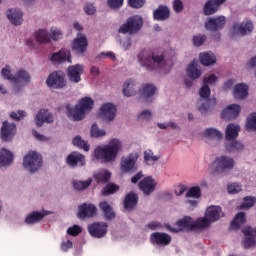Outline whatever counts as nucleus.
I'll return each instance as SVG.
<instances>
[{"mask_svg":"<svg viewBox=\"0 0 256 256\" xmlns=\"http://www.w3.org/2000/svg\"><path fill=\"white\" fill-rule=\"evenodd\" d=\"M91 137H105L107 135V132L103 129H99V126H97V123H94L91 127Z\"/></svg>","mask_w":256,"mask_h":256,"instance_id":"obj_50","label":"nucleus"},{"mask_svg":"<svg viewBox=\"0 0 256 256\" xmlns=\"http://www.w3.org/2000/svg\"><path fill=\"white\" fill-rule=\"evenodd\" d=\"M35 38L38 43H49L51 36L47 33V30L40 29L36 31Z\"/></svg>","mask_w":256,"mask_h":256,"instance_id":"obj_43","label":"nucleus"},{"mask_svg":"<svg viewBox=\"0 0 256 256\" xmlns=\"http://www.w3.org/2000/svg\"><path fill=\"white\" fill-rule=\"evenodd\" d=\"M242 233L247 236L243 241L244 249L256 247V227L246 226L242 229Z\"/></svg>","mask_w":256,"mask_h":256,"instance_id":"obj_15","label":"nucleus"},{"mask_svg":"<svg viewBox=\"0 0 256 256\" xmlns=\"http://www.w3.org/2000/svg\"><path fill=\"white\" fill-rule=\"evenodd\" d=\"M108 228L107 222H94L88 226V233L95 239H103L107 235Z\"/></svg>","mask_w":256,"mask_h":256,"instance_id":"obj_9","label":"nucleus"},{"mask_svg":"<svg viewBox=\"0 0 256 256\" xmlns=\"http://www.w3.org/2000/svg\"><path fill=\"white\" fill-rule=\"evenodd\" d=\"M66 163L69 167H83L85 165V156L77 151L72 152L66 158Z\"/></svg>","mask_w":256,"mask_h":256,"instance_id":"obj_19","label":"nucleus"},{"mask_svg":"<svg viewBox=\"0 0 256 256\" xmlns=\"http://www.w3.org/2000/svg\"><path fill=\"white\" fill-rule=\"evenodd\" d=\"M239 131H241L240 125L229 124L226 127L225 139L226 141H233L239 137Z\"/></svg>","mask_w":256,"mask_h":256,"instance_id":"obj_32","label":"nucleus"},{"mask_svg":"<svg viewBox=\"0 0 256 256\" xmlns=\"http://www.w3.org/2000/svg\"><path fill=\"white\" fill-rule=\"evenodd\" d=\"M217 105V98H207L206 103H203L201 106L198 107V111L202 115H206V113H209V111H212V109H215V106Z\"/></svg>","mask_w":256,"mask_h":256,"instance_id":"obj_37","label":"nucleus"},{"mask_svg":"<svg viewBox=\"0 0 256 256\" xmlns=\"http://www.w3.org/2000/svg\"><path fill=\"white\" fill-rule=\"evenodd\" d=\"M143 28V18L141 16H132L129 17L126 20V23H124L122 26L119 28V33L126 34L128 33L129 35H135V33H139L141 29Z\"/></svg>","mask_w":256,"mask_h":256,"instance_id":"obj_4","label":"nucleus"},{"mask_svg":"<svg viewBox=\"0 0 256 256\" xmlns=\"http://www.w3.org/2000/svg\"><path fill=\"white\" fill-rule=\"evenodd\" d=\"M192 41L195 47H201L207 41V36L205 34H199L194 36Z\"/></svg>","mask_w":256,"mask_h":256,"instance_id":"obj_55","label":"nucleus"},{"mask_svg":"<svg viewBox=\"0 0 256 256\" xmlns=\"http://www.w3.org/2000/svg\"><path fill=\"white\" fill-rule=\"evenodd\" d=\"M212 166L216 173H227V171H233L235 168V160L232 157L222 155L216 157Z\"/></svg>","mask_w":256,"mask_h":256,"instance_id":"obj_5","label":"nucleus"},{"mask_svg":"<svg viewBox=\"0 0 256 256\" xmlns=\"http://www.w3.org/2000/svg\"><path fill=\"white\" fill-rule=\"evenodd\" d=\"M170 11L167 6L160 5L158 9L153 11V16L156 21H166L169 19Z\"/></svg>","mask_w":256,"mask_h":256,"instance_id":"obj_33","label":"nucleus"},{"mask_svg":"<svg viewBox=\"0 0 256 256\" xmlns=\"http://www.w3.org/2000/svg\"><path fill=\"white\" fill-rule=\"evenodd\" d=\"M150 242L152 245L167 247L171 243V235L163 232H154L150 235Z\"/></svg>","mask_w":256,"mask_h":256,"instance_id":"obj_13","label":"nucleus"},{"mask_svg":"<svg viewBox=\"0 0 256 256\" xmlns=\"http://www.w3.org/2000/svg\"><path fill=\"white\" fill-rule=\"evenodd\" d=\"M138 187L144 195H151L155 191V187H157V182L152 176H148L139 182Z\"/></svg>","mask_w":256,"mask_h":256,"instance_id":"obj_18","label":"nucleus"},{"mask_svg":"<svg viewBox=\"0 0 256 256\" xmlns=\"http://www.w3.org/2000/svg\"><path fill=\"white\" fill-rule=\"evenodd\" d=\"M256 198L247 196L244 198V203L241 205V209H250V207H253L255 205Z\"/></svg>","mask_w":256,"mask_h":256,"instance_id":"obj_56","label":"nucleus"},{"mask_svg":"<svg viewBox=\"0 0 256 256\" xmlns=\"http://www.w3.org/2000/svg\"><path fill=\"white\" fill-rule=\"evenodd\" d=\"M204 135L206 137H209L210 139H223V134L221 131L215 129V128H208L205 130Z\"/></svg>","mask_w":256,"mask_h":256,"instance_id":"obj_48","label":"nucleus"},{"mask_svg":"<svg viewBox=\"0 0 256 256\" xmlns=\"http://www.w3.org/2000/svg\"><path fill=\"white\" fill-rule=\"evenodd\" d=\"M43 217H45V213L34 211L26 217L25 223H27V225H33L35 223H39V221H42Z\"/></svg>","mask_w":256,"mask_h":256,"instance_id":"obj_40","label":"nucleus"},{"mask_svg":"<svg viewBox=\"0 0 256 256\" xmlns=\"http://www.w3.org/2000/svg\"><path fill=\"white\" fill-rule=\"evenodd\" d=\"M11 119H13L14 121H21V119L27 117V114L25 113V111L23 110H18L17 113L16 112H12L10 114Z\"/></svg>","mask_w":256,"mask_h":256,"instance_id":"obj_59","label":"nucleus"},{"mask_svg":"<svg viewBox=\"0 0 256 256\" xmlns=\"http://www.w3.org/2000/svg\"><path fill=\"white\" fill-rule=\"evenodd\" d=\"M139 203V195L135 192H129L123 201L124 209L126 211H133Z\"/></svg>","mask_w":256,"mask_h":256,"instance_id":"obj_24","label":"nucleus"},{"mask_svg":"<svg viewBox=\"0 0 256 256\" xmlns=\"http://www.w3.org/2000/svg\"><path fill=\"white\" fill-rule=\"evenodd\" d=\"M87 47H89L87 37L83 34H78L72 43V50L75 51L77 55H83V53L87 51Z\"/></svg>","mask_w":256,"mask_h":256,"instance_id":"obj_14","label":"nucleus"},{"mask_svg":"<svg viewBox=\"0 0 256 256\" xmlns=\"http://www.w3.org/2000/svg\"><path fill=\"white\" fill-rule=\"evenodd\" d=\"M227 25V19L225 16H218L214 18H209L205 22V29L207 31H212L213 33L221 31Z\"/></svg>","mask_w":256,"mask_h":256,"instance_id":"obj_10","label":"nucleus"},{"mask_svg":"<svg viewBox=\"0 0 256 256\" xmlns=\"http://www.w3.org/2000/svg\"><path fill=\"white\" fill-rule=\"evenodd\" d=\"M223 217V210L219 206H210L206 210V217L202 219H207L209 223H215V221H219Z\"/></svg>","mask_w":256,"mask_h":256,"instance_id":"obj_21","label":"nucleus"},{"mask_svg":"<svg viewBox=\"0 0 256 256\" xmlns=\"http://www.w3.org/2000/svg\"><path fill=\"white\" fill-rule=\"evenodd\" d=\"M46 84L52 89H63V87L67 86V80H65L63 72L56 71L48 76Z\"/></svg>","mask_w":256,"mask_h":256,"instance_id":"obj_8","label":"nucleus"},{"mask_svg":"<svg viewBox=\"0 0 256 256\" xmlns=\"http://www.w3.org/2000/svg\"><path fill=\"white\" fill-rule=\"evenodd\" d=\"M128 5L132 9H141L145 5V0H128Z\"/></svg>","mask_w":256,"mask_h":256,"instance_id":"obj_61","label":"nucleus"},{"mask_svg":"<svg viewBox=\"0 0 256 256\" xmlns=\"http://www.w3.org/2000/svg\"><path fill=\"white\" fill-rule=\"evenodd\" d=\"M91 183H93V179L90 178L86 181L75 180L72 182V185L76 191H85V189H87V187H89Z\"/></svg>","mask_w":256,"mask_h":256,"instance_id":"obj_47","label":"nucleus"},{"mask_svg":"<svg viewBox=\"0 0 256 256\" xmlns=\"http://www.w3.org/2000/svg\"><path fill=\"white\" fill-rule=\"evenodd\" d=\"M66 109L68 111V117H72L73 121L85 119V112L78 104H76L74 108H71V105L67 104Z\"/></svg>","mask_w":256,"mask_h":256,"instance_id":"obj_29","label":"nucleus"},{"mask_svg":"<svg viewBox=\"0 0 256 256\" xmlns=\"http://www.w3.org/2000/svg\"><path fill=\"white\" fill-rule=\"evenodd\" d=\"M227 0H207L203 7L204 15H215L219 11V7Z\"/></svg>","mask_w":256,"mask_h":256,"instance_id":"obj_20","label":"nucleus"},{"mask_svg":"<svg viewBox=\"0 0 256 256\" xmlns=\"http://www.w3.org/2000/svg\"><path fill=\"white\" fill-rule=\"evenodd\" d=\"M36 126L43 127V123H53V114L47 109H40L35 117Z\"/></svg>","mask_w":256,"mask_h":256,"instance_id":"obj_23","label":"nucleus"},{"mask_svg":"<svg viewBox=\"0 0 256 256\" xmlns=\"http://www.w3.org/2000/svg\"><path fill=\"white\" fill-rule=\"evenodd\" d=\"M97 215V206L93 204L83 203L78 206V219H91Z\"/></svg>","mask_w":256,"mask_h":256,"instance_id":"obj_11","label":"nucleus"},{"mask_svg":"<svg viewBox=\"0 0 256 256\" xmlns=\"http://www.w3.org/2000/svg\"><path fill=\"white\" fill-rule=\"evenodd\" d=\"M84 67L81 64H75L67 68V75L70 83H80L81 74L84 71Z\"/></svg>","mask_w":256,"mask_h":256,"instance_id":"obj_16","label":"nucleus"},{"mask_svg":"<svg viewBox=\"0 0 256 256\" xmlns=\"http://www.w3.org/2000/svg\"><path fill=\"white\" fill-rule=\"evenodd\" d=\"M81 109L87 113V111H91V109H93V105H95V101L92 100L91 97H84L81 98L79 104H78Z\"/></svg>","mask_w":256,"mask_h":256,"instance_id":"obj_42","label":"nucleus"},{"mask_svg":"<svg viewBox=\"0 0 256 256\" xmlns=\"http://www.w3.org/2000/svg\"><path fill=\"white\" fill-rule=\"evenodd\" d=\"M210 222L207 218H198L194 221L192 217L185 216L176 222V228L166 224L165 228L171 233H179V231H203L209 227Z\"/></svg>","mask_w":256,"mask_h":256,"instance_id":"obj_2","label":"nucleus"},{"mask_svg":"<svg viewBox=\"0 0 256 256\" xmlns=\"http://www.w3.org/2000/svg\"><path fill=\"white\" fill-rule=\"evenodd\" d=\"M99 209L102 211L106 221H113L115 219L116 214L115 211L113 210V206L109 204L107 201H102L99 203Z\"/></svg>","mask_w":256,"mask_h":256,"instance_id":"obj_28","label":"nucleus"},{"mask_svg":"<svg viewBox=\"0 0 256 256\" xmlns=\"http://www.w3.org/2000/svg\"><path fill=\"white\" fill-rule=\"evenodd\" d=\"M123 149V142L114 138L104 147L98 146L94 150V157L101 163H115L119 151Z\"/></svg>","mask_w":256,"mask_h":256,"instance_id":"obj_1","label":"nucleus"},{"mask_svg":"<svg viewBox=\"0 0 256 256\" xmlns=\"http://www.w3.org/2000/svg\"><path fill=\"white\" fill-rule=\"evenodd\" d=\"M109 179H111V172L108 170L98 172L94 175V180L96 183H109Z\"/></svg>","mask_w":256,"mask_h":256,"instance_id":"obj_44","label":"nucleus"},{"mask_svg":"<svg viewBox=\"0 0 256 256\" xmlns=\"http://www.w3.org/2000/svg\"><path fill=\"white\" fill-rule=\"evenodd\" d=\"M123 94L125 97H133L137 95V86L135 81L127 80L123 85Z\"/></svg>","mask_w":256,"mask_h":256,"instance_id":"obj_35","label":"nucleus"},{"mask_svg":"<svg viewBox=\"0 0 256 256\" xmlns=\"http://www.w3.org/2000/svg\"><path fill=\"white\" fill-rule=\"evenodd\" d=\"M165 61V55H155L151 49H144L138 54V62L146 71H155Z\"/></svg>","mask_w":256,"mask_h":256,"instance_id":"obj_3","label":"nucleus"},{"mask_svg":"<svg viewBox=\"0 0 256 256\" xmlns=\"http://www.w3.org/2000/svg\"><path fill=\"white\" fill-rule=\"evenodd\" d=\"M43 165V160L35 151H30L23 159V167L30 173H35Z\"/></svg>","mask_w":256,"mask_h":256,"instance_id":"obj_6","label":"nucleus"},{"mask_svg":"<svg viewBox=\"0 0 256 256\" xmlns=\"http://www.w3.org/2000/svg\"><path fill=\"white\" fill-rule=\"evenodd\" d=\"M199 96L201 99H209L211 97V88L209 85L204 84L199 90Z\"/></svg>","mask_w":256,"mask_h":256,"instance_id":"obj_53","label":"nucleus"},{"mask_svg":"<svg viewBox=\"0 0 256 256\" xmlns=\"http://www.w3.org/2000/svg\"><path fill=\"white\" fill-rule=\"evenodd\" d=\"M227 191L230 195H236L241 191V185L238 183H232L227 186Z\"/></svg>","mask_w":256,"mask_h":256,"instance_id":"obj_57","label":"nucleus"},{"mask_svg":"<svg viewBox=\"0 0 256 256\" xmlns=\"http://www.w3.org/2000/svg\"><path fill=\"white\" fill-rule=\"evenodd\" d=\"M245 221H247V219L245 218V212H239L232 220L230 224V229H241V225H245Z\"/></svg>","mask_w":256,"mask_h":256,"instance_id":"obj_38","label":"nucleus"},{"mask_svg":"<svg viewBox=\"0 0 256 256\" xmlns=\"http://www.w3.org/2000/svg\"><path fill=\"white\" fill-rule=\"evenodd\" d=\"M101 114L104 117V121H113L115 115H117V107L112 103L103 104L100 108Z\"/></svg>","mask_w":256,"mask_h":256,"instance_id":"obj_22","label":"nucleus"},{"mask_svg":"<svg viewBox=\"0 0 256 256\" xmlns=\"http://www.w3.org/2000/svg\"><path fill=\"white\" fill-rule=\"evenodd\" d=\"M81 226L74 225L67 229L68 235H71L72 237H77V235L81 234Z\"/></svg>","mask_w":256,"mask_h":256,"instance_id":"obj_62","label":"nucleus"},{"mask_svg":"<svg viewBox=\"0 0 256 256\" xmlns=\"http://www.w3.org/2000/svg\"><path fill=\"white\" fill-rule=\"evenodd\" d=\"M124 0H108L107 4L110 9H121L123 7Z\"/></svg>","mask_w":256,"mask_h":256,"instance_id":"obj_58","label":"nucleus"},{"mask_svg":"<svg viewBox=\"0 0 256 256\" xmlns=\"http://www.w3.org/2000/svg\"><path fill=\"white\" fill-rule=\"evenodd\" d=\"M151 161H159V157L153 155L152 150L144 151V163H146V165H149V163H151Z\"/></svg>","mask_w":256,"mask_h":256,"instance_id":"obj_52","label":"nucleus"},{"mask_svg":"<svg viewBox=\"0 0 256 256\" xmlns=\"http://www.w3.org/2000/svg\"><path fill=\"white\" fill-rule=\"evenodd\" d=\"M200 62L205 67H209V65H214V63H217V58L215 57V54L205 52L200 54Z\"/></svg>","mask_w":256,"mask_h":256,"instance_id":"obj_39","label":"nucleus"},{"mask_svg":"<svg viewBox=\"0 0 256 256\" xmlns=\"http://www.w3.org/2000/svg\"><path fill=\"white\" fill-rule=\"evenodd\" d=\"M244 146L243 143L239 141H231L230 143L226 144V151L227 153H235V151H243Z\"/></svg>","mask_w":256,"mask_h":256,"instance_id":"obj_45","label":"nucleus"},{"mask_svg":"<svg viewBox=\"0 0 256 256\" xmlns=\"http://www.w3.org/2000/svg\"><path fill=\"white\" fill-rule=\"evenodd\" d=\"M246 128L248 131H256V112L248 116Z\"/></svg>","mask_w":256,"mask_h":256,"instance_id":"obj_49","label":"nucleus"},{"mask_svg":"<svg viewBox=\"0 0 256 256\" xmlns=\"http://www.w3.org/2000/svg\"><path fill=\"white\" fill-rule=\"evenodd\" d=\"M84 11L86 13V15H95V6H93V4L91 3H87L84 7Z\"/></svg>","mask_w":256,"mask_h":256,"instance_id":"obj_64","label":"nucleus"},{"mask_svg":"<svg viewBox=\"0 0 256 256\" xmlns=\"http://www.w3.org/2000/svg\"><path fill=\"white\" fill-rule=\"evenodd\" d=\"M233 31L243 37L247 35V33H251L253 31V22H251V20H246L241 24H234Z\"/></svg>","mask_w":256,"mask_h":256,"instance_id":"obj_25","label":"nucleus"},{"mask_svg":"<svg viewBox=\"0 0 256 256\" xmlns=\"http://www.w3.org/2000/svg\"><path fill=\"white\" fill-rule=\"evenodd\" d=\"M239 113H241V106L238 104H230L221 112V117L225 121H233V119L239 117Z\"/></svg>","mask_w":256,"mask_h":256,"instance_id":"obj_17","label":"nucleus"},{"mask_svg":"<svg viewBox=\"0 0 256 256\" xmlns=\"http://www.w3.org/2000/svg\"><path fill=\"white\" fill-rule=\"evenodd\" d=\"M185 9V6L183 5V1L181 0H174L173 1V10L175 13H181Z\"/></svg>","mask_w":256,"mask_h":256,"instance_id":"obj_63","label":"nucleus"},{"mask_svg":"<svg viewBox=\"0 0 256 256\" xmlns=\"http://www.w3.org/2000/svg\"><path fill=\"white\" fill-rule=\"evenodd\" d=\"M2 77H4V79H7L8 81H11V83H13V78L15 76L11 75V68L9 66H6L5 68L2 69L1 71Z\"/></svg>","mask_w":256,"mask_h":256,"instance_id":"obj_60","label":"nucleus"},{"mask_svg":"<svg viewBox=\"0 0 256 256\" xmlns=\"http://www.w3.org/2000/svg\"><path fill=\"white\" fill-rule=\"evenodd\" d=\"M14 159L13 153L5 148L0 150V167H7L11 165Z\"/></svg>","mask_w":256,"mask_h":256,"instance_id":"obj_34","label":"nucleus"},{"mask_svg":"<svg viewBox=\"0 0 256 256\" xmlns=\"http://www.w3.org/2000/svg\"><path fill=\"white\" fill-rule=\"evenodd\" d=\"M234 99H245L249 95V86L244 83L236 84L233 90Z\"/></svg>","mask_w":256,"mask_h":256,"instance_id":"obj_31","label":"nucleus"},{"mask_svg":"<svg viewBox=\"0 0 256 256\" xmlns=\"http://www.w3.org/2000/svg\"><path fill=\"white\" fill-rule=\"evenodd\" d=\"M119 191V186L114 183L108 184L104 190H103V195H113V193H117Z\"/></svg>","mask_w":256,"mask_h":256,"instance_id":"obj_54","label":"nucleus"},{"mask_svg":"<svg viewBox=\"0 0 256 256\" xmlns=\"http://www.w3.org/2000/svg\"><path fill=\"white\" fill-rule=\"evenodd\" d=\"M157 91V87L153 84H146L143 86L140 95L144 98L146 103H149V99L155 95V92Z\"/></svg>","mask_w":256,"mask_h":256,"instance_id":"obj_36","label":"nucleus"},{"mask_svg":"<svg viewBox=\"0 0 256 256\" xmlns=\"http://www.w3.org/2000/svg\"><path fill=\"white\" fill-rule=\"evenodd\" d=\"M187 75L190 79H199L202 75L201 70L197 69V64L195 61H192L187 68Z\"/></svg>","mask_w":256,"mask_h":256,"instance_id":"obj_41","label":"nucleus"},{"mask_svg":"<svg viewBox=\"0 0 256 256\" xmlns=\"http://www.w3.org/2000/svg\"><path fill=\"white\" fill-rule=\"evenodd\" d=\"M17 133V125L15 123H9L4 121L1 127V139L2 141H11Z\"/></svg>","mask_w":256,"mask_h":256,"instance_id":"obj_12","label":"nucleus"},{"mask_svg":"<svg viewBox=\"0 0 256 256\" xmlns=\"http://www.w3.org/2000/svg\"><path fill=\"white\" fill-rule=\"evenodd\" d=\"M72 144L75 147H78L79 149H83L84 151H89L90 149L89 143L83 140L81 136H75L74 139L72 140Z\"/></svg>","mask_w":256,"mask_h":256,"instance_id":"obj_46","label":"nucleus"},{"mask_svg":"<svg viewBox=\"0 0 256 256\" xmlns=\"http://www.w3.org/2000/svg\"><path fill=\"white\" fill-rule=\"evenodd\" d=\"M186 197H193L194 199H199L201 197V187H199V186L191 187L187 191Z\"/></svg>","mask_w":256,"mask_h":256,"instance_id":"obj_51","label":"nucleus"},{"mask_svg":"<svg viewBox=\"0 0 256 256\" xmlns=\"http://www.w3.org/2000/svg\"><path fill=\"white\" fill-rule=\"evenodd\" d=\"M7 19L10 20L12 25H21L23 23V12L21 9L11 8L7 11Z\"/></svg>","mask_w":256,"mask_h":256,"instance_id":"obj_26","label":"nucleus"},{"mask_svg":"<svg viewBox=\"0 0 256 256\" xmlns=\"http://www.w3.org/2000/svg\"><path fill=\"white\" fill-rule=\"evenodd\" d=\"M137 159H139L137 153H131L127 157H122L120 163L122 173H134V171H137Z\"/></svg>","mask_w":256,"mask_h":256,"instance_id":"obj_7","label":"nucleus"},{"mask_svg":"<svg viewBox=\"0 0 256 256\" xmlns=\"http://www.w3.org/2000/svg\"><path fill=\"white\" fill-rule=\"evenodd\" d=\"M12 83H15L14 89L17 90L18 83H23L24 85H27V83H31V75H29V72H27L26 70L20 69L13 77Z\"/></svg>","mask_w":256,"mask_h":256,"instance_id":"obj_30","label":"nucleus"},{"mask_svg":"<svg viewBox=\"0 0 256 256\" xmlns=\"http://www.w3.org/2000/svg\"><path fill=\"white\" fill-rule=\"evenodd\" d=\"M51 61H54V63H65V61L72 63L71 52L67 49H61L52 55Z\"/></svg>","mask_w":256,"mask_h":256,"instance_id":"obj_27","label":"nucleus"}]
</instances>
